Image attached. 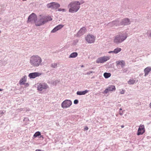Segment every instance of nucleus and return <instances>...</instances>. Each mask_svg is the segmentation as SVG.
Returning a JSON list of instances; mask_svg holds the SVG:
<instances>
[{
    "label": "nucleus",
    "instance_id": "obj_1",
    "mask_svg": "<svg viewBox=\"0 0 151 151\" xmlns=\"http://www.w3.org/2000/svg\"><path fill=\"white\" fill-rule=\"evenodd\" d=\"M84 2L83 1H82L81 2L77 1H74L71 2L68 5V7L70 8L69 12L72 13L77 12L80 7V5Z\"/></svg>",
    "mask_w": 151,
    "mask_h": 151
},
{
    "label": "nucleus",
    "instance_id": "obj_2",
    "mask_svg": "<svg viewBox=\"0 0 151 151\" xmlns=\"http://www.w3.org/2000/svg\"><path fill=\"white\" fill-rule=\"evenodd\" d=\"M39 19L37 21H35V24L36 26H39L44 24L49 21L52 20V18L50 16H45L40 15L39 16Z\"/></svg>",
    "mask_w": 151,
    "mask_h": 151
},
{
    "label": "nucleus",
    "instance_id": "obj_3",
    "mask_svg": "<svg viewBox=\"0 0 151 151\" xmlns=\"http://www.w3.org/2000/svg\"><path fill=\"white\" fill-rule=\"evenodd\" d=\"M42 59L38 55H33L30 59V63L33 66L37 67L42 65Z\"/></svg>",
    "mask_w": 151,
    "mask_h": 151
},
{
    "label": "nucleus",
    "instance_id": "obj_4",
    "mask_svg": "<svg viewBox=\"0 0 151 151\" xmlns=\"http://www.w3.org/2000/svg\"><path fill=\"white\" fill-rule=\"evenodd\" d=\"M127 37L126 35L120 33L115 37L114 39V42L117 44L120 43L125 40Z\"/></svg>",
    "mask_w": 151,
    "mask_h": 151
},
{
    "label": "nucleus",
    "instance_id": "obj_5",
    "mask_svg": "<svg viewBox=\"0 0 151 151\" xmlns=\"http://www.w3.org/2000/svg\"><path fill=\"white\" fill-rule=\"evenodd\" d=\"M47 6L48 8H51L52 9H56L60 6V4L57 3L52 2L48 4L47 5Z\"/></svg>",
    "mask_w": 151,
    "mask_h": 151
},
{
    "label": "nucleus",
    "instance_id": "obj_6",
    "mask_svg": "<svg viewBox=\"0 0 151 151\" xmlns=\"http://www.w3.org/2000/svg\"><path fill=\"white\" fill-rule=\"evenodd\" d=\"M71 101L70 100H66L63 101L61 104V106L63 108L69 107L71 105Z\"/></svg>",
    "mask_w": 151,
    "mask_h": 151
},
{
    "label": "nucleus",
    "instance_id": "obj_7",
    "mask_svg": "<svg viewBox=\"0 0 151 151\" xmlns=\"http://www.w3.org/2000/svg\"><path fill=\"white\" fill-rule=\"evenodd\" d=\"M85 38L86 41L89 43H93L95 40V37L93 35H88Z\"/></svg>",
    "mask_w": 151,
    "mask_h": 151
},
{
    "label": "nucleus",
    "instance_id": "obj_8",
    "mask_svg": "<svg viewBox=\"0 0 151 151\" xmlns=\"http://www.w3.org/2000/svg\"><path fill=\"white\" fill-rule=\"evenodd\" d=\"M145 132V129L144 125L140 124L137 130V135H139L143 134Z\"/></svg>",
    "mask_w": 151,
    "mask_h": 151
},
{
    "label": "nucleus",
    "instance_id": "obj_9",
    "mask_svg": "<svg viewBox=\"0 0 151 151\" xmlns=\"http://www.w3.org/2000/svg\"><path fill=\"white\" fill-rule=\"evenodd\" d=\"M110 57L108 56H104L102 57L99 58L96 60V63H102L106 62L107 60H109Z\"/></svg>",
    "mask_w": 151,
    "mask_h": 151
},
{
    "label": "nucleus",
    "instance_id": "obj_10",
    "mask_svg": "<svg viewBox=\"0 0 151 151\" xmlns=\"http://www.w3.org/2000/svg\"><path fill=\"white\" fill-rule=\"evenodd\" d=\"M37 17L36 15L34 13H32L29 16L27 22H29L34 21L35 23V21H37Z\"/></svg>",
    "mask_w": 151,
    "mask_h": 151
},
{
    "label": "nucleus",
    "instance_id": "obj_11",
    "mask_svg": "<svg viewBox=\"0 0 151 151\" xmlns=\"http://www.w3.org/2000/svg\"><path fill=\"white\" fill-rule=\"evenodd\" d=\"M48 87L47 85L45 83H40L37 87L38 90L42 91L44 89H46Z\"/></svg>",
    "mask_w": 151,
    "mask_h": 151
},
{
    "label": "nucleus",
    "instance_id": "obj_12",
    "mask_svg": "<svg viewBox=\"0 0 151 151\" xmlns=\"http://www.w3.org/2000/svg\"><path fill=\"white\" fill-rule=\"evenodd\" d=\"M41 75V74L38 72H35L30 73L29 75V76L30 78H34L36 77L39 76Z\"/></svg>",
    "mask_w": 151,
    "mask_h": 151
},
{
    "label": "nucleus",
    "instance_id": "obj_13",
    "mask_svg": "<svg viewBox=\"0 0 151 151\" xmlns=\"http://www.w3.org/2000/svg\"><path fill=\"white\" fill-rule=\"evenodd\" d=\"M116 88L114 86L111 85L106 88L104 91V92L107 93L109 91H115Z\"/></svg>",
    "mask_w": 151,
    "mask_h": 151
},
{
    "label": "nucleus",
    "instance_id": "obj_14",
    "mask_svg": "<svg viewBox=\"0 0 151 151\" xmlns=\"http://www.w3.org/2000/svg\"><path fill=\"white\" fill-rule=\"evenodd\" d=\"M86 29L85 27L82 28L78 32V35L80 36L83 35L86 32Z\"/></svg>",
    "mask_w": 151,
    "mask_h": 151
},
{
    "label": "nucleus",
    "instance_id": "obj_15",
    "mask_svg": "<svg viewBox=\"0 0 151 151\" xmlns=\"http://www.w3.org/2000/svg\"><path fill=\"white\" fill-rule=\"evenodd\" d=\"M151 70V67L150 66L147 67L145 68L144 70V72L145 73L144 76H146L149 73Z\"/></svg>",
    "mask_w": 151,
    "mask_h": 151
},
{
    "label": "nucleus",
    "instance_id": "obj_16",
    "mask_svg": "<svg viewBox=\"0 0 151 151\" xmlns=\"http://www.w3.org/2000/svg\"><path fill=\"white\" fill-rule=\"evenodd\" d=\"M130 24L129 20L127 18H125L122 20L121 23V25H126Z\"/></svg>",
    "mask_w": 151,
    "mask_h": 151
},
{
    "label": "nucleus",
    "instance_id": "obj_17",
    "mask_svg": "<svg viewBox=\"0 0 151 151\" xmlns=\"http://www.w3.org/2000/svg\"><path fill=\"white\" fill-rule=\"evenodd\" d=\"M64 25L62 24H60L56 27L51 32L53 33L56 32L57 31L62 28Z\"/></svg>",
    "mask_w": 151,
    "mask_h": 151
},
{
    "label": "nucleus",
    "instance_id": "obj_18",
    "mask_svg": "<svg viewBox=\"0 0 151 151\" xmlns=\"http://www.w3.org/2000/svg\"><path fill=\"white\" fill-rule=\"evenodd\" d=\"M116 63L117 65H120L122 67H123L125 65V62L123 60L121 61H116Z\"/></svg>",
    "mask_w": 151,
    "mask_h": 151
},
{
    "label": "nucleus",
    "instance_id": "obj_19",
    "mask_svg": "<svg viewBox=\"0 0 151 151\" xmlns=\"http://www.w3.org/2000/svg\"><path fill=\"white\" fill-rule=\"evenodd\" d=\"M88 91L86 90L82 91H78L77 92V94L78 95H85L88 92Z\"/></svg>",
    "mask_w": 151,
    "mask_h": 151
},
{
    "label": "nucleus",
    "instance_id": "obj_20",
    "mask_svg": "<svg viewBox=\"0 0 151 151\" xmlns=\"http://www.w3.org/2000/svg\"><path fill=\"white\" fill-rule=\"evenodd\" d=\"M26 81V77L24 76L19 81L20 84H24Z\"/></svg>",
    "mask_w": 151,
    "mask_h": 151
},
{
    "label": "nucleus",
    "instance_id": "obj_21",
    "mask_svg": "<svg viewBox=\"0 0 151 151\" xmlns=\"http://www.w3.org/2000/svg\"><path fill=\"white\" fill-rule=\"evenodd\" d=\"M78 55V53L76 52H74L72 53L70 55L69 58H74L77 57Z\"/></svg>",
    "mask_w": 151,
    "mask_h": 151
},
{
    "label": "nucleus",
    "instance_id": "obj_22",
    "mask_svg": "<svg viewBox=\"0 0 151 151\" xmlns=\"http://www.w3.org/2000/svg\"><path fill=\"white\" fill-rule=\"evenodd\" d=\"M121 50V49L120 48L117 47L113 51V52L115 54H116L120 52Z\"/></svg>",
    "mask_w": 151,
    "mask_h": 151
},
{
    "label": "nucleus",
    "instance_id": "obj_23",
    "mask_svg": "<svg viewBox=\"0 0 151 151\" xmlns=\"http://www.w3.org/2000/svg\"><path fill=\"white\" fill-rule=\"evenodd\" d=\"M104 76L106 78H107L110 77L111 74L110 73H105L104 74Z\"/></svg>",
    "mask_w": 151,
    "mask_h": 151
},
{
    "label": "nucleus",
    "instance_id": "obj_24",
    "mask_svg": "<svg viewBox=\"0 0 151 151\" xmlns=\"http://www.w3.org/2000/svg\"><path fill=\"white\" fill-rule=\"evenodd\" d=\"M135 82V81L134 79H130L128 82V83L129 84H133Z\"/></svg>",
    "mask_w": 151,
    "mask_h": 151
},
{
    "label": "nucleus",
    "instance_id": "obj_25",
    "mask_svg": "<svg viewBox=\"0 0 151 151\" xmlns=\"http://www.w3.org/2000/svg\"><path fill=\"white\" fill-rule=\"evenodd\" d=\"M41 135V133L39 132H36L34 135L33 136L35 137Z\"/></svg>",
    "mask_w": 151,
    "mask_h": 151
},
{
    "label": "nucleus",
    "instance_id": "obj_26",
    "mask_svg": "<svg viewBox=\"0 0 151 151\" xmlns=\"http://www.w3.org/2000/svg\"><path fill=\"white\" fill-rule=\"evenodd\" d=\"M57 66V64L55 63H53L51 64V66L53 68L56 67Z\"/></svg>",
    "mask_w": 151,
    "mask_h": 151
},
{
    "label": "nucleus",
    "instance_id": "obj_27",
    "mask_svg": "<svg viewBox=\"0 0 151 151\" xmlns=\"http://www.w3.org/2000/svg\"><path fill=\"white\" fill-rule=\"evenodd\" d=\"M122 108H120L119 111V114L121 115H122L123 114V111H122Z\"/></svg>",
    "mask_w": 151,
    "mask_h": 151
},
{
    "label": "nucleus",
    "instance_id": "obj_28",
    "mask_svg": "<svg viewBox=\"0 0 151 151\" xmlns=\"http://www.w3.org/2000/svg\"><path fill=\"white\" fill-rule=\"evenodd\" d=\"M78 100L76 99L74 101V104H77L78 103Z\"/></svg>",
    "mask_w": 151,
    "mask_h": 151
},
{
    "label": "nucleus",
    "instance_id": "obj_29",
    "mask_svg": "<svg viewBox=\"0 0 151 151\" xmlns=\"http://www.w3.org/2000/svg\"><path fill=\"white\" fill-rule=\"evenodd\" d=\"M65 11V9H61V8H60V9H58V11H63V12H64Z\"/></svg>",
    "mask_w": 151,
    "mask_h": 151
},
{
    "label": "nucleus",
    "instance_id": "obj_30",
    "mask_svg": "<svg viewBox=\"0 0 151 151\" xmlns=\"http://www.w3.org/2000/svg\"><path fill=\"white\" fill-rule=\"evenodd\" d=\"M125 90H122V91L120 92V93L121 94H123L124 93Z\"/></svg>",
    "mask_w": 151,
    "mask_h": 151
},
{
    "label": "nucleus",
    "instance_id": "obj_31",
    "mask_svg": "<svg viewBox=\"0 0 151 151\" xmlns=\"http://www.w3.org/2000/svg\"><path fill=\"white\" fill-rule=\"evenodd\" d=\"M84 129L86 130H87L88 129V128L87 127H84Z\"/></svg>",
    "mask_w": 151,
    "mask_h": 151
},
{
    "label": "nucleus",
    "instance_id": "obj_32",
    "mask_svg": "<svg viewBox=\"0 0 151 151\" xmlns=\"http://www.w3.org/2000/svg\"><path fill=\"white\" fill-rule=\"evenodd\" d=\"M0 113L1 114L3 115L4 114V112L3 111H2L1 112H0Z\"/></svg>",
    "mask_w": 151,
    "mask_h": 151
},
{
    "label": "nucleus",
    "instance_id": "obj_33",
    "mask_svg": "<svg viewBox=\"0 0 151 151\" xmlns=\"http://www.w3.org/2000/svg\"><path fill=\"white\" fill-rule=\"evenodd\" d=\"M35 151H43L41 150L40 149H37Z\"/></svg>",
    "mask_w": 151,
    "mask_h": 151
},
{
    "label": "nucleus",
    "instance_id": "obj_34",
    "mask_svg": "<svg viewBox=\"0 0 151 151\" xmlns=\"http://www.w3.org/2000/svg\"><path fill=\"white\" fill-rule=\"evenodd\" d=\"M111 52H113V51H109V52H108V53H111Z\"/></svg>",
    "mask_w": 151,
    "mask_h": 151
},
{
    "label": "nucleus",
    "instance_id": "obj_35",
    "mask_svg": "<svg viewBox=\"0 0 151 151\" xmlns=\"http://www.w3.org/2000/svg\"><path fill=\"white\" fill-rule=\"evenodd\" d=\"M150 108H151V102L150 103Z\"/></svg>",
    "mask_w": 151,
    "mask_h": 151
},
{
    "label": "nucleus",
    "instance_id": "obj_36",
    "mask_svg": "<svg viewBox=\"0 0 151 151\" xmlns=\"http://www.w3.org/2000/svg\"><path fill=\"white\" fill-rule=\"evenodd\" d=\"M121 127H122V128H123V127H124V125H122V126H121Z\"/></svg>",
    "mask_w": 151,
    "mask_h": 151
},
{
    "label": "nucleus",
    "instance_id": "obj_37",
    "mask_svg": "<svg viewBox=\"0 0 151 151\" xmlns=\"http://www.w3.org/2000/svg\"><path fill=\"white\" fill-rule=\"evenodd\" d=\"M150 36L151 37V33L150 34Z\"/></svg>",
    "mask_w": 151,
    "mask_h": 151
},
{
    "label": "nucleus",
    "instance_id": "obj_38",
    "mask_svg": "<svg viewBox=\"0 0 151 151\" xmlns=\"http://www.w3.org/2000/svg\"><path fill=\"white\" fill-rule=\"evenodd\" d=\"M2 90H2V89H0V91H2Z\"/></svg>",
    "mask_w": 151,
    "mask_h": 151
},
{
    "label": "nucleus",
    "instance_id": "obj_39",
    "mask_svg": "<svg viewBox=\"0 0 151 151\" xmlns=\"http://www.w3.org/2000/svg\"><path fill=\"white\" fill-rule=\"evenodd\" d=\"M42 137V135L40 137Z\"/></svg>",
    "mask_w": 151,
    "mask_h": 151
}]
</instances>
